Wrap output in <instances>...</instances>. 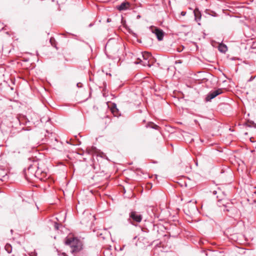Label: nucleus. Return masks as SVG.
Here are the masks:
<instances>
[{
  "label": "nucleus",
  "mask_w": 256,
  "mask_h": 256,
  "mask_svg": "<svg viewBox=\"0 0 256 256\" xmlns=\"http://www.w3.org/2000/svg\"><path fill=\"white\" fill-rule=\"evenodd\" d=\"M65 244L70 247L72 252H78L82 249V242L72 234H70L66 236Z\"/></svg>",
  "instance_id": "nucleus-1"
},
{
  "label": "nucleus",
  "mask_w": 256,
  "mask_h": 256,
  "mask_svg": "<svg viewBox=\"0 0 256 256\" xmlns=\"http://www.w3.org/2000/svg\"><path fill=\"white\" fill-rule=\"evenodd\" d=\"M141 57L142 58V60L140 59V58H138L137 60L135 61L134 63L135 64H141L144 66H150V61L152 58V56L150 53L148 52H142L141 53Z\"/></svg>",
  "instance_id": "nucleus-2"
},
{
  "label": "nucleus",
  "mask_w": 256,
  "mask_h": 256,
  "mask_svg": "<svg viewBox=\"0 0 256 256\" xmlns=\"http://www.w3.org/2000/svg\"><path fill=\"white\" fill-rule=\"evenodd\" d=\"M37 168L36 164H30L27 170L24 169L23 172L24 174L25 178L26 180L30 178V175L35 176L36 172H35V170Z\"/></svg>",
  "instance_id": "nucleus-3"
},
{
  "label": "nucleus",
  "mask_w": 256,
  "mask_h": 256,
  "mask_svg": "<svg viewBox=\"0 0 256 256\" xmlns=\"http://www.w3.org/2000/svg\"><path fill=\"white\" fill-rule=\"evenodd\" d=\"M150 29L152 33L156 34L158 40H162L164 36V32L162 30L154 26H150Z\"/></svg>",
  "instance_id": "nucleus-4"
},
{
  "label": "nucleus",
  "mask_w": 256,
  "mask_h": 256,
  "mask_svg": "<svg viewBox=\"0 0 256 256\" xmlns=\"http://www.w3.org/2000/svg\"><path fill=\"white\" fill-rule=\"evenodd\" d=\"M222 92V90L220 88L211 91L206 96V101H210Z\"/></svg>",
  "instance_id": "nucleus-5"
},
{
  "label": "nucleus",
  "mask_w": 256,
  "mask_h": 256,
  "mask_svg": "<svg viewBox=\"0 0 256 256\" xmlns=\"http://www.w3.org/2000/svg\"><path fill=\"white\" fill-rule=\"evenodd\" d=\"M130 217L136 222H140L142 220V215L138 214L136 212H132L130 214Z\"/></svg>",
  "instance_id": "nucleus-6"
},
{
  "label": "nucleus",
  "mask_w": 256,
  "mask_h": 256,
  "mask_svg": "<svg viewBox=\"0 0 256 256\" xmlns=\"http://www.w3.org/2000/svg\"><path fill=\"white\" fill-rule=\"evenodd\" d=\"M130 6V3L128 2H124L122 3L120 6H117V8L121 11L126 10L129 8Z\"/></svg>",
  "instance_id": "nucleus-7"
},
{
  "label": "nucleus",
  "mask_w": 256,
  "mask_h": 256,
  "mask_svg": "<svg viewBox=\"0 0 256 256\" xmlns=\"http://www.w3.org/2000/svg\"><path fill=\"white\" fill-rule=\"evenodd\" d=\"M111 112L114 116H117L118 114V109L116 108V104H114L111 108Z\"/></svg>",
  "instance_id": "nucleus-8"
},
{
  "label": "nucleus",
  "mask_w": 256,
  "mask_h": 256,
  "mask_svg": "<svg viewBox=\"0 0 256 256\" xmlns=\"http://www.w3.org/2000/svg\"><path fill=\"white\" fill-rule=\"evenodd\" d=\"M227 46L224 44H220L218 46V50L222 52H225L227 50Z\"/></svg>",
  "instance_id": "nucleus-9"
},
{
  "label": "nucleus",
  "mask_w": 256,
  "mask_h": 256,
  "mask_svg": "<svg viewBox=\"0 0 256 256\" xmlns=\"http://www.w3.org/2000/svg\"><path fill=\"white\" fill-rule=\"evenodd\" d=\"M5 250L8 252V253L10 254L12 252V246L9 244H6L5 246Z\"/></svg>",
  "instance_id": "nucleus-10"
},
{
  "label": "nucleus",
  "mask_w": 256,
  "mask_h": 256,
  "mask_svg": "<svg viewBox=\"0 0 256 256\" xmlns=\"http://www.w3.org/2000/svg\"><path fill=\"white\" fill-rule=\"evenodd\" d=\"M194 16H195L196 20H200V17H201L200 12L198 11H196L195 10L194 11Z\"/></svg>",
  "instance_id": "nucleus-11"
},
{
  "label": "nucleus",
  "mask_w": 256,
  "mask_h": 256,
  "mask_svg": "<svg viewBox=\"0 0 256 256\" xmlns=\"http://www.w3.org/2000/svg\"><path fill=\"white\" fill-rule=\"evenodd\" d=\"M50 42L51 44H52V46H54L56 47V48H57L56 47V46H55V44H54V42H54V38H50Z\"/></svg>",
  "instance_id": "nucleus-12"
},
{
  "label": "nucleus",
  "mask_w": 256,
  "mask_h": 256,
  "mask_svg": "<svg viewBox=\"0 0 256 256\" xmlns=\"http://www.w3.org/2000/svg\"><path fill=\"white\" fill-rule=\"evenodd\" d=\"M182 60H178L175 62L176 64H182Z\"/></svg>",
  "instance_id": "nucleus-13"
},
{
  "label": "nucleus",
  "mask_w": 256,
  "mask_h": 256,
  "mask_svg": "<svg viewBox=\"0 0 256 256\" xmlns=\"http://www.w3.org/2000/svg\"><path fill=\"white\" fill-rule=\"evenodd\" d=\"M54 228L56 230L58 229V224L57 223H55L54 224Z\"/></svg>",
  "instance_id": "nucleus-14"
},
{
  "label": "nucleus",
  "mask_w": 256,
  "mask_h": 256,
  "mask_svg": "<svg viewBox=\"0 0 256 256\" xmlns=\"http://www.w3.org/2000/svg\"><path fill=\"white\" fill-rule=\"evenodd\" d=\"M186 14V12H181V15L182 16H184Z\"/></svg>",
  "instance_id": "nucleus-15"
},
{
  "label": "nucleus",
  "mask_w": 256,
  "mask_h": 256,
  "mask_svg": "<svg viewBox=\"0 0 256 256\" xmlns=\"http://www.w3.org/2000/svg\"><path fill=\"white\" fill-rule=\"evenodd\" d=\"M77 86H78V88H80V87H82V84H81V83H80H80H78V84H77Z\"/></svg>",
  "instance_id": "nucleus-16"
},
{
  "label": "nucleus",
  "mask_w": 256,
  "mask_h": 256,
  "mask_svg": "<svg viewBox=\"0 0 256 256\" xmlns=\"http://www.w3.org/2000/svg\"><path fill=\"white\" fill-rule=\"evenodd\" d=\"M138 58H140V59L143 60L142 58V57H141V54H140V56H138Z\"/></svg>",
  "instance_id": "nucleus-17"
},
{
  "label": "nucleus",
  "mask_w": 256,
  "mask_h": 256,
  "mask_svg": "<svg viewBox=\"0 0 256 256\" xmlns=\"http://www.w3.org/2000/svg\"><path fill=\"white\" fill-rule=\"evenodd\" d=\"M10 232H11V233L12 234V232H13V230H11Z\"/></svg>",
  "instance_id": "nucleus-18"
},
{
  "label": "nucleus",
  "mask_w": 256,
  "mask_h": 256,
  "mask_svg": "<svg viewBox=\"0 0 256 256\" xmlns=\"http://www.w3.org/2000/svg\"><path fill=\"white\" fill-rule=\"evenodd\" d=\"M250 140L251 142H253L252 140V138H250Z\"/></svg>",
  "instance_id": "nucleus-19"
},
{
  "label": "nucleus",
  "mask_w": 256,
  "mask_h": 256,
  "mask_svg": "<svg viewBox=\"0 0 256 256\" xmlns=\"http://www.w3.org/2000/svg\"><path fill=\"white\" fill-rule=\"evenodd\" d=\"M50 120V118H48V120H47V122H48Z\"/></svg>",
  "instance_id": "nucleus-20"
},
{
  "label": "nucleus",
  "mask_w": 256,
  "mask_h": 256,
  "mask_svg": "<svg viewBox=\"0 0 256 256\" xmlns=\"http://www.w3.org/2000/svg\"><path fill=\"white\" fill-rule=\"evenodd\" d=\"M50 120V118H48V120H47V122H48Z\"/></svg>",
  "instance_id": "nucleus-21"
},
{
  "label": "nucleus",
  "mask_w": 256,
  "mask_h": 256,
  "mask_svg": "<svg viewBox=\"0 0 256 256\" xmlns=\"http://www.w3.org/2000/svg\"><path fill=\"white\" fill-rule=\"evenodd\" d=\"M50 120V118H48V120H47V122H48Z\"/></svg>",
  "instance_id": "nucleus-22"
},
{
  "label": "nucleus",
  "mask_w": 256,
  "mask_h": 256,
  "mask_svg": "<svg viewBox=\"0 0 256 256\" xmlns=\"http://www.w3.org/2000/svg\"><path fill=\"white\" fill-rule=\"evenodd\" d=\"M55 140V141H56V142H57V140H58L56 138H55V140Z\"/></svg>",
  "instance_id": "nucleus-23"
},
{
  "label": "nucleus",
  "mask_w": 256,
  "mask_h": 256,
  "mask_svg": "<svg viewBox=\"0 0 256 256\" xmlns=\"http://www.w3.org/2000/svg\"><path fill=\"white\" fill-rule=\"evenodd\" d=\"M2 154H0V156H2Z\"/></svg>",
  "instance_id": "nucleus-24"
},
{
  "label": "nucleus",
  "mask_w": 256,
  "mask_h": 256,
  "mask_svg": "<svg viewBox=\"0 0 256 256\" xmlns=\"http://www.w3.org/2000/svg\"><path fill=\"white\" fill-rule=\"evenodd\" d=\"M25 256H27L26 254L24 255Z\"/></svg>",
  "instance_id": "nucleus-25"
},
{
  "label": "nucleus",
  "mask_w": 256,
  "mask_h": 256,
  "mask_svg": "<svg viewBox=\"0 0 256 256\" xmlns=\"http://www.w3.org/2000/svg\"><path fill=\"white\" fill-rule=\"evenodd\" d=\"M65 256H66V255L65 254Z\"/></svg>",
  "instance_id": "nucleus-26"
}]
</instances>
